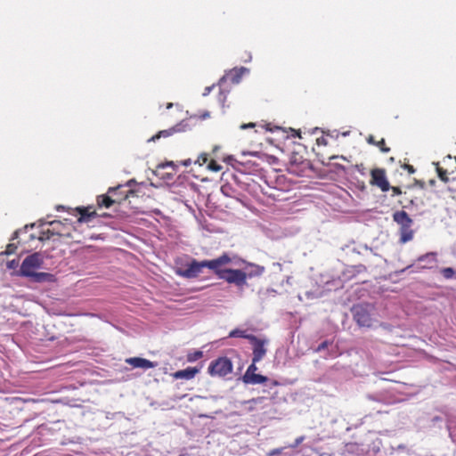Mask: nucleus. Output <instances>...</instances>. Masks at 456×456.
<instances>
[{
  "label": "nucleus",
  "instance_id": "473e14b6",
  "mask_svg": "<svg viewBox=\"0 0 456 456\" xmlns=\"http://www.w3.org/2000/svg\"><path fill=\"white\" fill-rule=\"evenodd\" d=\"M166 167H171L173 169H175V165L173 162H167V163L159 164L158 166L159 168H165Z\"/></svg>",
  "mask_w": 456,
  "mask_h": 456
},
{
  "label": "nucleus",
  "instance_id": "ddd939ff",
  "mask_svg": "<svg viewBox=\"0 0 456 456\" xmlns=\"http://www.w3.org/2000/svg\"><path fill=\"white\" fill-rule=\"evenodd\" d=\"M74 211L79 214V217L77 220L79 224L91 222L98 216L96 211L93 209V207H79Z\"/></svg>",
  "mask_w": 456,
  "mask_h": 456
},
{
  "label": "nucleus",
  "instance_id": "1a4fd4ad",
  "mask_svg": "<svg viewBox=\"0 0 456 456\" xmlns=\"http://www.w3.org/2000/svg\"><path fill=\"white\" fill-rule=\"evenodd\" d=\"M121 186L117 188H110L108 191V194L99 195L97 197V205L102 208H110L115 203H121L125 200L128 195H125L124 197L112 198V194H116L117 191L119 190Z\"/></svg>",
  "mask_w": 456,
  "mask_h": 456
},
{
  "label": "nucleus",
  "instance_id": "4468645a",
  "mask_svg": "<svg viewBox=\"0 0 456 456\" xmlns=\"http://www.w3.org/2000/svg\"><path fill=\"white\" fill-rule=\"evenodd\" d=\"M126 362L131 365L133 368H141L143 370L155 368L157 366V362L141 357L127 358L126 359Z\"/></svg>",
  "mask_w": 456,
  "mask_h": 456
},
{
  "label": "nucleus",
  "instance_id": "20e7f679",
  "mask_svg": "<svg viewBox=\"0 0 456 456\" xmlns=\"http://www.w3.org/2000/svg\"><path fill=\"white\" fill-rule=\"evenodd\" d=\"M224 265H218L215 269L214 273L221 280L225 281L230 284H234L237 287H243L247 284L248 277H251L252 274H247L245 272L240 269H224Z\"/></svg>",
  "mask_w": 456,
  "mask_h": 456
},
{
  "label": "nucleus",
  "instance_id": "bb28decb",
  "mask_svg": "<svg viewBox=\"0 0 456 456\" xmlns=\"http://www.w3.org/2000/svg\"><path fill=\"white\" fill-rule=\"evenodd\" d=\"M330 344L331 343L328 340L322 342L316 348V352H321V351L326 349Z\"/></svg>",
  "mask_w": 456,
  "mask_h": 456
},
{
  "label": "nucleus",
  "instance_id": "4be33fe9",
  "mask_svg": "<svg viewBox=\"0 0 456 456\" xmlns=\"http://www.w3.org/2000/svg\"><path fill=\"white\" fill-rule=\"evenodd\" d=\"M440 273H442L443 277L446 280L452 279L455 275V271L452 267H444L442 268Z\"/></svg>",
  "mask_w": 456,
  "mask_h": 456
},
{
  "label": "nucleus",
  "instance_id": "37998d69",
  "mask_svg": "<svg viewBox=\"0 0 456 456\" xmlns=\"http://www.w3.org/2000/svg\"><path fill=\"white\" fill-rule=\"evenodd\" d=\"M269 126H270V125H267V129H268L269 131H272V128H270V127H269Z\"/></svg>",
  "mask_w": 456,
  "mask_h": 456
},
{
  "label": "nucleus",
  "instance_id": "f257e3e1",
  "mask_svg": "<svg viewBox=\"0 0 456 456\" xmlns=\"http://www.w3.org/2000/svg\"><path fill=\"white\" fill-rule=\"evenodd\" d=\"M43 263V257L38 252L28 256L20 265V275L28 277L36 282L51 281L53 277L51 273L36 272L37 269L42 266Z\"/></svg>",
  "mask_w": 456,
  "mask_h": 456
},
{
  "label": "nucleus",
  "instance_id": "f8f14e48",
  "mask_svg": "<svg viewBox=\"0 0 456 456\" xmlns=\"http://www.w3.org/2000/svg\"><path fill=\"white\" fill-rule=\"evenodd\" d=\"M188 128V124L185 123L184 121H181L180 123L176 124L175 126H172L169 129L159 131L158 134H156L151 139H149V142H155L160 137H168L175 134V133L185 132Z\"/></svg>",
  "mask_w": 456,
  "mask_h": 456
},
{
  "label": "nucleus",
  "instance_id": "f03ea898",
  "mask_svg": "<svg viewBox=\"0 0 456 456\" xmlns=\"http://www.w3.org/2000/svg\"><path fill=\"white\" fill-rule=\"evenodd\" d=\"M232 262L231 256L227 253H224L217 258L212 260H203L197 261L193 259L189 265L188 267L180 272V275L185 278H196L202 272V269L207 267L213 272L215 269L218 267V265H226Z\"/></svg>",
  "mask_w": 456,
  "mask_h": 456
},
{
  "label": "nucleus",
  "instance_id": "9b49d317",
  "mask_svg": "<svg viewBox=\"0 0 456 456\" xmlns=\"http://www.w3.org/2000/svg\"><path fill=\"white\" fill-rule=\"evenodd\" d=\"M50 226L53 227L52 232H55L58 237L72 238V232L76 231L72 224L67 220H65V223L56 220L53 221L50 223Z\"/></svg>",
  "mask_w": 456,
  "mask_h": 456
},
{
  "label": "nucleus",
  "instance_id": "f3484780",
  "mask_svg": "<svg viewBox=\"0 0 456 456\" xmlns=\"http://www.w3.org/2000/svg\"><path fill=\"white\" fill-rule=\"evenodd\" d=\"M366 141L369 144L377 146L379 148L380 151L387 153L390 151V148L386 145V142L384 138H381L379 141H376L375 137L372 134H370Z\"/></svg>",
  "mask_w": 456,
  "mask_h": 456
},
{
  "label": "nucleus",
  "instance_id": "9d476101",
  "mask_svg": "<svg viewBox=\"0 0 456 456\" xmlns=\"http://www.w3.org/2000/svg\"><path fill=\"white\" fill-rule=\"evenodd\" d=\"M249 342L252 344V359L254 362H260L266 354L265 344L266 340L259 338L256 336L249 338Z\"/></svg>",
  "mask_w": 456,
  "mask_h": 456
},
{
  "label": "nucleus",
  "instance_id": "b1692460",
  "mask_svg": "<svg viewBox=\"0 0 456 456\" xmlns=\"http://www.w3.org/2000/svg\"><path fill=\"white\" fill-rule=\"evenodd\" d=\"M208 169L214 172H218L222 169V166L218 164L216 160L212 159L208 166Z\"/></svg>",
  "mask_w": 456,
  "mask_h": 456
},
{
  "label": "nucleus",
  "instance_id": "6ab92c4d",
  "mask_svg": "<svg viewBox=\"0 0 456 456\" xmlns=\"http://www.w3.org/2000/svg\"><path fill=\"white\" fill-rule=\"evenodd\" d=\"M255 335L248 334L246 330H242L240 329H235L229 333L230 338H247L248 340H249V338H252Z\"/></svg>",
  "mask_w": 456,
  "mask_h": 456
},
{
  "label": "nucleus",
  "instance_id": "c85d7f7f",
  "mask_svg": "<svg viewBox=\"0 0 456 456\" xmlns=\"http://www.w3.org/2000/svg\"><path fill=\"white\" fill-rule=\"evenodd\" d=\"M283 451V448H276V449H273L271 450L270 452H268L266 453V456H274V455H277V454H280Z\"/></svg>",
  "mask_w": 456,
  "mask_h": 456
},
{
  "label": "nucleus",
  "instance_id": "f704fd0d",
  "mask_svg": "<svg viewBox=\"0 0 456 456\" xmlns=\"http://www.w3.org/2000/svg\"><path fill=\"white\" fill-rule=\"evenodd\" d=\"M297 166H296V165L291 161V162H290V166H289V171H290L291 173H295V174H297Z\"/></svg>",
  "mask_w": 456,
  "mask_h": 456
},
{
  "label": "nucleus",
  "instance_id": "6e6552de",
  "mask_svg": "<svg viewBox=\"0 0 456 456\" xmlns=\"http://www.w3.org/2000/svg\"><path fill=\"white\" fill-rule=\"evenodd\" d=\"M370 183L379 187L384 192L390 190V184L387 179L386 171L383 168H373L370 171Z\"/></svg>",
  "mask_w": 456,
  "mask_h": 456
},
{
  "label": "nucleus",
  "instance_id": "cd10ccee",
  "mask_svg": "<svg viewBox=\"0 0 456 456\" xmlns=\"http://www.w3.org/2000/svg\"><path fill=\"white\" fill-rule=\"evenodd\" d=\"M16 248H17V247L14 244H8L6 247L5 254H7V255L13 254L15 252Z\"/></svg>",
  "mask_w": 456,
  "mask_h": 456
},
{
  "label": "nucleus",
  "instance_id": "ea45409f",
  "mask_svg": "<svg viewBox=\"0 0 456 456\" xmlns=\"http://www.w3.org/2000/svg\"><path fill=\"white\" fill-rule=\"evenodd\" d=\"M264 272V267L257 266V272L256 273V275H260Z\"/></svg>",
  "mask_w": 456,
  "mask_h": 456
},
{
  "label": "nucleus",
  "instance_id": "a19ab883",
  "mask_svg": "<svg viewBox=\"0 0 456 456\" xmlns=\"http://www.w3.org/2000/svg\"><path fill=\"white\" fill-rule=\"evenodd\" d=\"M183 164V166H186V167L189 166L191 164V159L184 160Z\"/></svg>",
  "mask_w": 456,
  "mask_h": 456
},
{
  "label": "nucleus",
  "instance_id": "dca6fc26",
  "mask_svg": "<svg viewBox=\"0 0 456 456\" xmlns=\"http://www.w3.org/2000/svg\"><path fill=\"white\" fill-rule=\"evenodd\" d=\"M242 379L246 384L256 385L265 383L268 379L265 376L255 373L250 376H243Z\"/></svg>",
  "mask_w": 456,
  "mask_h": 456
},
{
  "label": "nucleus",
  "instance_id": "e433bc0d",
  "mask_svg": "<svg viewBox=\"0 0 456 456\" xmlns=\"http://www.w3.org/2000/svg\"><path fill=\"white\" fill-rule=\"evenodd\" d=\"M255 126V123H248V124H242L240 126V128L241 129H246L248 127H254Z\"/></svg>",
  "mask_w": 456,
  "mask_h": 456
},
{
  "label": "nucleus",
  "instance_id": "c9c22d12",
  "mask_svg": "<svg viewBox=\"0 0 456 456\" xmlns=\"http://www.w3.org/2000/svg\"><path fill=\"white\" fill-rule=\"evenodd\" d=\"M290 133L292 137H300V131L290 129Z\"/></svg>",
  "mask_w": 456,
  "mask_h": 456
},
{
  "label": "nucleus",
  "instance_id": "393cba45",
  "mask_svg": "<svg viewBox=\"0 0 456 456\" xmlns=\"http://www.w3.org/2000/svg\"><path fill=\"white\" fill-rule=\"evenodd\" d=\"M256 362H254L252 361V363L248 367V369L243 376H250L252 374H255L256 371L257 370V367H256Z\"/></svg>",
  "mask_w": 456,
  "mask_h": 456
},
{
  "label": "nucleus",
  "instance_id": "c03bdc74",
  "mask_svg": "<svg viewBox=\"0 0 456 456\" xmlns=\"http://www.w3.org/2000/svg\"><path fill=\"white\" fill-rule=\"evenodd\" d=\"M302 164L307 166L308 162H302Z\"/></svg>",
  "mask_w": 456,
  "mask_h": 456
},
{
  "label": "nucleus",
  "instance_id": "4c0bfd02",
  "mask_svg": "<svg viewBox=\"0 0 456 456\" xmlns=\"http://www.w3.org/2000/svg\"><path fill=\"white\" fill-rule=\"evenodd\" d=\"M125 195H127V193H119L118 190L116 194H112V198L124 197Z\"/></svg>",
  "mask_w": 456,
  "mask_h": 456
},
{
  "label": "nucleus",
  "instance_id": "a211bd4d",
  "mask_svg": "<svg viewBox=\"0 0 456 456\" xmlns=\"http://www.w3.org/2000/svg\"><path fill=\"white\" fill-rule=\"evenodd\" d=\"M247 69L245 68L233 69L226 75L227 78L233 84H238Z\"/></svg>",
  "mask_w": 456,
  "mask_h": 456
},
{
  "label": "nucleus",
  "instance_id": "72a5a7b5",
  "mask_svg": "<svg viewBox=\"0 0 456 456\" xmlns=\"http://www.w3.org/2000/svg\"><path fill=\"white\" fill-rule=\"evenodd\" d=\"M317 144L318 145H326L327 144V139L323 136L317 139Z\"/></svg>",
  "mask_w": 456,
  "mask_h": 456
},
{
  "label": "nucleus",
  "instance_id": "2eb2a0df",
  "mask_svg": "<svg viewBox=\"0 0 456 456\" xmlns=\"http://www.w3.org/2000/svg\"><path fill=\"white\" fill-rule=\"evenodd\" d=\"M200 372V369L196 367H188L184 370H177L172 374L175 379H191Z\"/></svg>",
  "mask_w": 456,
  "mask_h": 456
},
{
  "label": "nucleus",
  "instance_id": "423d86ee",
  "mask_svg": "<svg viewBox=\"0 0 456 456\" xmlns=\"http://www.w3.org/2000/svg\"><path fill=\"white\" fill-rule=\"evenodd\" d=\"M232 362L228 357H219L212 361L208 372L212 377H224L232 372Z\"/></svg>",
  "mask_w": 456,
  "mask_h": 456
},
{
  "label": "nucleus",
  "instance_id": "7c9ffc66",
  "mask_svg": "<svg viewBox=\"0 0 456 456\" xmlns=\"http://www.w3.org/2000/svg\"><path fill=\"white\" fill-rule=\"evenodd\" d=\"M403 167L405 170H407V172H408L409 174H411H411H414V173H415V171H416V170H415V168L413 167V166L409 165V164H404V165L403 166Z\"/></svg>",
  "mask_w": 456,
  "mask_h": 456
},
{
  "label": "nucleus",
  "instance_id": "aec40b11",
  "mask_svg": "<svg viewBox=\"0 0 456 456\" xmlns=\"http://www.w3.org/2000/svg\"><path fill=\"white\" fill-rule=\"evenodd\" d=\"M203 352L200 350H196L193 352H191L187 354V361L190 362H196L197 360L202 358Z\"/></svg>",
  "mask_w": 456,
  "mask_h": 456
},
{
  "label": "nucleus",
  "instance_id": "7ed1b4c3",
  "mask_svg": "<svg viewBox=\"0 0 456 456\" xmlns=\"http://www.w3.org/2000/svg\"><path fill=\"white\" fill-rule=\"evenodd\" d=\"M393 220L399 225V242L405 244L414 237V231L411 226L413 220L404 210H399L393 214Z\"/></svg>",
  "mask_w": 456,
  "mask_h": 456
},
{
  "label": "nucleus",
  "instance_id": "5701e85b",
  "mask_svg": "<svg viewBox=\"0 0 456 456\" xmlns=\"http://www.w3.org/2000/svg\"><path fill=\"white\" fill-rule=\"evenodd\" d=\"M436 254L434 252L427 253L425 255L419 256L418 261L423 262V261L428 260L431 263H436Z\"/></svg>",
  "mask_w": 456,
  "mask_h": 456
},
{
  "label": "nucleus",
  "instance_id": "c756f323",
  "mask_svg": "<svg viewBox=\"0 0 456 456\" xmlns=\"http://www.w3.org/2000/svg\"><path fill=\"white\" fill-rule=\"evenodd\" d=\"M18 265H19V260H17V259H13V260L9 261V262L7 263V267H8L9 269H14V268H16Z\"/></svg>",
  "mask_w": 456,
  "mask_h": 456
},
{
  "label": "nucleus",
  "instance_id": "0eeeda50",
  "mask_svg": "<svg viewBox=\"0 0 456 456\" xmlns=\"http://www.w3.org/2000/svg\"><path fill=\"white\" fill-rule=\"evenodd\" d=\"M352 314L354 322L360 327L370 328L372 325V319L370 311L367 306L362 305H354L352 308Z\"/></svg>",
  "mask_w": 456,
  "mask_h": 456
},
{
  "label": "nucleus",
  "instance_id": "39448f33",
  "mask_svg": "<svg viewBox=\"0 0 456 456\" xmlns=\"http://www.w3.org/2000/svg\"><path fill=\"white\" fill-rule=\"evenodd\" d=\"M436 172L441 181L447 183L456 180V158L447 156L442 165L436 164Z\"/></svg>",
  "mask_w": 456,
  "mask_h": 456
},
{
  "label": "nucleus",
  "instance_id": "a878e982",
  "mask_svg": "<svg viewBox=\"0 0 456 456\" xmlns=\"http://www.w3.org/2000/svg\"><path fill=\"white\" fill-rule=\"evenodd\" d=\"M208 160V156L207 153H201L197 160L195 161V163H198L200 166H202L204 164H206Z\"/></svg>",
  "mask_w": 456,
  "mask_h": 456
},
{
  "label": "nucleus",
  "instance_id": "2f4dec72",
  "mask_svg": "<svg viewBox=\"0 0 456 456\" xmlns=\"http://www.w3.org/2000/svg\"><path fill=\"white\" fill-rule=\"evenodd\" d=\"M390 189L392 190L393 191V196L395 195H400L402 193V191L399 187H396V186H390Z\"/></svg>",
  "mask_w": 456,
  "mask_h": 456
},
{
  "label": "nucleus",
  "instance_id": "412c9836",
  "mask_svg": "<svg viewBox=\"0 0 456 456\" xmlns=\"http://www.w3.org/2000/svg\"><path fill=\"white\" fill-rule=\"evenodd\" d=\"M53 231V227L47 228L46 230H43L39 236L40 240H45L51 239L53 236L56 235L55 232H52Z\"/></svg>",
  "mask_w": 456,
  "mask_h": 456
},
{
  "label": "nucleus",
  "instance_id": "79ce46f5",
  "mask_svg": "<svg viewBox=\"0 0 456 456\" xmlns=\"http://www.w3.org/2000/svg\"><path fill=\"white\" fill-rule=\"evenodd\" d=\"M172 106H173V103L169 102V103H167V109H170V108H172Z\"/></svg>",
  "mask_w": 456,
  "mask_h": 456
},
{
  "label": "nucleus",
  "instance_id": "58836bf2",
  "mask_svg": "<svg viewBox=\"0 0 456 456\" xmlns=\"http://www.w3.org/2000/svg\"><path fill=\"white\" fill-rule=\"evenodd\" d=\"M304 440V437H299L296 440V443L294 445H291V447H296L302 441Z\"/></svg>",
  "mask_w": 456,
  "mask_h": 456
}]
</instances>
